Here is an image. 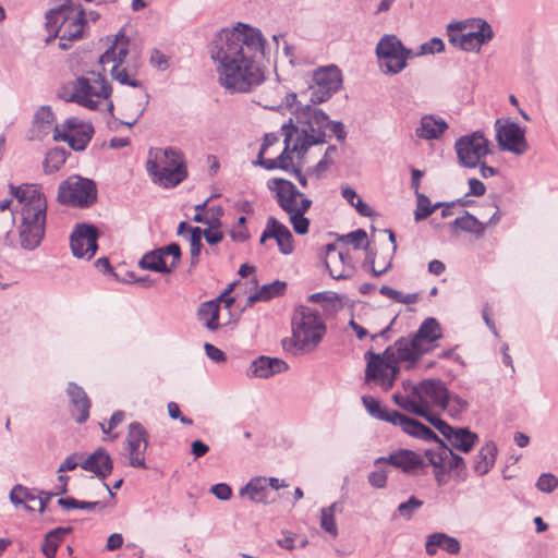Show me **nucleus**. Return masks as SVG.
<instances>
[{"mask_svg": "<svg viewBox=\"0 0 558 558\" xmlns=\"http://www.w3.org/2000/svg\"><path fill=\"white\" fill-rule=\"evenodd\" d=\"M266 38L262 31L238 22L221 29L209 44L218 84L229 94H248L266 80Z\"/></svg>", "mask_w": 558, "mask_h": 558, "instance_id": "1", "label": "nucleus"}, {"mask_svg": "<svg viewBox=\"0 0 558 558\" xmlns=\"http://www.w3.org/2000/svg\"><path fill=\"white\" fill-rule=\"evenodd\" d=\"M330 124L328 116L312 105H305L296 110L295 123L292 119L281 126L284 137V149L274 159L262 161L268 170H288L292 162V154L302 156L313 145L326 142V131Z\"/></svg>", "mask_w": 558, "mask_h": 558, "instance_id": "2", "label": "nucleus"}, {"mask_svg": "<svg viewBox=\"0 0 558 558\" xmlns=\"http://www.w3.org/2000/svg\"><path fill=\"white\" fill-rule=\"evenodd\" d=\"M10 192L20 205V246L25 251L36 250L45 238L47 201L35 185H10Z\"/></svg>", "mask_w": 558, "mask_h": 558, "instance_id": "3", "label": "nucleus"}, {"mask_svg": "<svg viewBox=\"0 0 558 558\" xmlns=\"http://www.w3.org/2000/svg\"><path fill=\"white\" fill-rule=\"evenodd\" d=\"M397 405L407 412L424 417L433 426L435 418L434 409L446 410L448 403V389L439 379H424L418 384L403 383V392L392 396Z\"/></svg>", "mask_w": 558, "mask_h": 558, "instance_id": "4", "label": "nucleus"}, {"mask_svg": "<svg viewBox=\"0 0 558 558\" xmlns=\"http://www.w3.org/2000/svg\"><path fill=\"white\" fill-rule=\"evenodd\" d=\"M85 26V12L81 4L71 0H63L62 3L51 8L46 14V27L50 36L46 43L59 38V48L66 50L69 43L83 36Z\"/></svg>", "mask_w": 558, "mask_h": 558, "instance_id": "5", "label": "nucleus"}, {"mask_svg": "<svg viewBox=\"0 0 558 558\" xmlns=\"http://www.w3.org/2000/svg\"><path fill=\"white\" fill-rule=\"evenodd\" d=\"M291 324L292 337L282 341L288 351L313 352L326 333L320 314L308 306H299L293 313Z\"/></svg>", "mask_w": 558, "mask_h": 558, "instance_id": "6", "label": "nucleus"}, {"mask_svg": "<svg viewBox=\"0 0 558 558\" xmlns=\"http://www.w3.org/2000/svg\"><path fill=\"white\" fill-rule=\"evenodd\" d=\"M267 186L275 192V196L280 208L289 215V221L296 234L304 235L308 232L310 220L305 217L306 211L312 205L296 186L284 179H271Z\"/></svg>", "mask_w": 558, "mask_h": 558, "instance_id": "7", "label": "nucleus"}, {"mask_svg": "<svg viewBox=\"0 0 558 558\" xmlns=\"http://www.w3.org/2000/svg\"><path fill=\"white\" fill-rule=\"evenodd\" d=\"M146 168L153 181L166 189L174 187L187 178L185 158L174 148L150 149Z\"/></svg>", "mask_w": 558, "mask_h": 558, "instance_id": "8", "label": "nucleus"}, {"mask_svg": "<svg viewBox=\"0 0 558 558\" xmlns=\"http://www.w3.org/2000/svg\"><path fill=\"white\" fill-rule=\"evenodd\" d=\"M442 337L441 327L436 318L423 320L413 336L403 337L389 345L387 353H400L401 359H410V365H415L422 355L435 348V342Z\"/></svg>", "mask_w": 558, "mask_h": 558, "instance_id": "9", "label": "nucleus"}, {"mask_svg": "<svg viewBox=\"0 0 558 558\" xmlns=\"http://www.w3.org/2000/svg\"><path fill=\"white\" fill-rule=\"evenodd\" d=\"M389 347L383 353L367 351L364 354L366 360L365 381L374 384L385 391L393 386L400 372L399 364L405 363L407 368L414 366L410 365V359H401L400 353L396 352L393 354L387 353Z\"/></svg>", "mask_w": 558, "mask_h": 558, "instance_id": "10", "label": "nucleus"}, {"mask_svg": "<svg viewBox=\"0 0 558 558\" xmlns=\"http://www.w3.org/2000/svg\"><path fill=\"white\" fill-rule=\"evenodd\" d=\"M377 64L381 73L397 75L408 66V60L414 57L401 39L393 34L384 35L375 48Z\"/></svg>", "mask_w": 558, "mask_h": 558, "instance_id": "11", "label": "nucleus"}, {"mask_svg": "<svg viewBox=\"0 0 558 558\" xmlns=\"http://www.w3.org/2000/svg\"><path fill=\"white\" fill-rule=\"evenodd\" d=\"M362 402L369 415L379 421L389 422L395 426H400L405 434L412 437L421 439L437 438V435L420 421L408 417L398 411H388L386 408L381 407L380 402L376 398L372 396H363Z\"/></svg>", "mask_w": 558, "mask_h": 558, "instance_id": "12", "label": "nucleus"}, {"mask_svg": "<svg viewBox=\"0 0 558 558\" xmlns=\"http://www.w3.org/2000/svg\"><path fill=\"white\" fill-rule=\"evenodd\" d=\"M111 87L100 73L92 72L73 82L72 93L66 100L88 109H96L101 100L109 98Z\"/></svg>", "mask_w": 558, "mask_h": 558, "instance_id": "13", "label": "nucleus"}, {"mask_svg": "<svg viewBox=\"0 0 558 558\" xmlns=\"http://www.w3.org/2000/svg\"><path fill=\"white\" fill-rule=\"evenodd\" d=\"M97 198V187L93 180L80 175H71L60 183L57 199L63 205L88 207Z\"/></svg>", "mask_w": 558, "mask_h": 558, "instance_id": "14", "label": "nucleus"}, {"mask_svg": "<svg viewBox=\"0 0 558 558\" xmlns=\"http://www.w3.org/2000/svg\"><path fill=\"white\" fill-rule=\"evenodd\" d=\"M489 141L481 131L460 136L454 143L458 162L463 168L474 169L489 155Z\"/></svg>", "mask_w": 558, "mask_h": 558, "instance_id": "15", "label": "nucleus"}, {"mask_svg": "<svg viewBox=\"0 0 558 558\" xmlns=\"http://www.w3.org/2000/svg\"><path fill=\"white\" fill-rule=\"evenodd\" d=\"M342 84L341 73L337 66L330 65L314 72L313 84L302 96L308 98L312 104H320L328 100Z\"/></svg>", "mask_w": 558, "mask_h": 558, "instance_id": "16", "label": "nucleus"}, {"mask_svg": "<svg viewBox=\"0 0 558 558\" xmlns=\"http://www.w3.org/2000/svg\"><path fill=\"white\" fill-rule=\"evenodd\" d=\"M428 440H435L438 444L436 448L425 450V457L428 463L434 466V476L437 484L442 486L446 483V473L463 469L464 460L461 456L452 452L438 437Z\"/></svg>", "mask_w": 558, "mask_h": 558, "instance_id": "17", "label": "nucleus"}, {"mask_svg": "<svg viewBox=\"0 0 558 558\" xmlns=\"http://www.w3.org/2000/svg\"><path fill=\"white\" fill-rule=\"evenodd\" d=\"M149 434L138 422H132L129 425L125 436L123 454L128 459V464L132 468L146 470V450L148 448Z\"/></svg>", "mask_w": 558, "mask_h": 558, "instance_id": "18", "label": "nucleus"}, {"mask_svg": "<svg viewBox=\"0 0 558 558\" xmlns=\"http://www.w3.org/2000/svg\"><path fill=\"white\" fill-rule=\"evenodd\" d=\"M94 128L77 118H69L62 124L54 125L52 138L66 142L74 150H84L90 142Z\"/></svg>", "mask_w": 558, "mask_h": 558, "instance_id": "19", "label": "nucleus"}, {"mask_svg": "<svg viewBox=\"0 0 558 558\" xmlns=\"http://www.w3.org/2000/svg\"><path fill=\"white\" fill-rule=\"evenodd\" d=\"M496 140L502 150L522 155L527 150L524 130L514 122H505L498 119L495 123Z\"/></svg>", "mask_w": 558, "mask_h": 558, "instance_id": "20", "label": "nucleus"}, {"mask_svg": "<svg viewBox=\"0 0 558 558\" xmlns=\"http://www.w3.org/2000/svg\"><path fill=\"white\" fill-rule=\"evenodd\" d=\"M434 422L437 423L434 427L445 437L447 440L445 445L450 448L452 452L453 449L465 453L470 452L478 441L477 434L466 427H452L441 418H435Z\"/></svg>", "mask_w": 558, "mask_h": 558, "instance_id": "21", "label": "nucleus"}, {"mask_svg": "<svg viewBox=\"0 0 558 558\" xmlns=\"http://www.w3.org/2000/svg\"><path fill=\"white\" fill-rule=\"evenodd\" d=\"M98 232L92 225H77L70 236L71 250L74 256L78 258L90 259L97 248Z\"/></svg>", "mask_w": 558, "mask_h": 558, "instance_id": "22", "label": "nucleus"}, {"mask_svg": "<svg viewBox=\"0 0 558 558\" xmlns=\"http://www.w3.org/2000/svg\"><path fill=\"white\" fill-rule=\"evenodd\" d=\"M274 239L277 242L280 253L290 255L294 251V241L291 231L286 225L275 217H268L265 229L260 235L259 243L264 244L267 240Z\"/></svg>", "mask_w": 558, "mask_h": 558, "instance_id": "23", "label": "nucleus"}, {"mask_svg": "<svg viewBox=\"0 0 558 558\" xmlns=\"http://www.w3.org/2000/svg\"><path fill=\"white\" fill-rule=\"evenodd\" d=\"M325 265L333 279H347L354 272L348 251H339L335 244L326 245Z\"/></svg>", "mask_w": 558, "mask_h": 558, "instance_id": "24", "label": "nucleus"}, {"mask_svg": "<svg viewBox=\"0 0 558 558\" xmlns=\"http://www.w3.org/2000/svg\"><path fill=\"white\" fill-rule=\"evenodd\" d=\"M380 464H390L397 469H400L402 472L407 474H411L416 470L423 468L425 465V462L421 454L412 450L400 449L395 452H391L387 457H379L374 461V466Z\"/></svg>", "mask_w": 558, "mask_h": 558, "instance_id": "25", "label": "nucleus"}, {"mask_svg": "<svg viewBox=\"0 0 558 558\" xmlns=\"http://www.w3.org/2000/svg\"><path fill=\"white\" fill-rule=\"evenodd\" d=\"M288 369V364L278 357L258 356L250 364L247 375L255 378H269Z\"/></svg>", "mask_w": 558, "mask_h": 558, "instance_id": "26", "label": "nucleus"}, {"mask_svg": "<svg viewBox=\"0 0 558 558\" xmlns=\"http://www.w3.org/2000/svg\"><path fill=\"white\" fill-rule=\"evenodd\" d=\"M66 393L70 399V411L78 424L89 417L90 400L84 389L74 383H69Z\"/></svg>", "mask_w": 558, "mask_h": 558, "instance_id": "27", "label": "nucleus"}, {"mask_svg": "<svg viewBox=\"0 0 558 558\" xmlns=\"http://www.w3.org/2000/svg\"><path fill=\"white\" fill-rule=\"evenodd\" d=\"M11 502L19 507L23 506L27 511L38 510L40 513L45 511V499L36 494L34 489H29L23 485H15L10 492Z\"/></svg>", "mask_w": 558, "mask_h": 558, "instance_id": "28", "label": "nucleus"}, {"mask_svg": "<svg viewBox=\"0 0 558 558\" xmlns=\"http://www.w3.org/2000/svg\"><path fill=\"white\" fill-rule=\"evenodd\" d=\"M469 27V22H451L447 25V36L451 45L459 47L466 52H480L481 48L477 46L470 33L461 34V32Z\"/></svg>", "mask_w": 558, "mask_h": 558, "instance_id": "29", "label": "nucleus"}, {"mask_svg": "<svg viewBox=\"0 0 558 558\" xmlns=\"http://www.w3.org/2000/svg\"><path fill=\"white\" fill-rule=\"evenodd\" d=\"M81 466L104 481L112 472L113 463L110 454L104 448H98L81 462Z\"/></svg>", "mask_w": 558, "mask_h": 558, "instance_id": "30", "label": "nucleus"}, {"mask_svg": "<svg viewBox=\"0 0 558 558\" xmlns=\"http://www.w3.org/2000/svg\"><path fill=\"white\" fill-rule=\"evenodd\" d=\"M448 123L434 114L423 116L415 129L416 137L426 141L439 140L448 130Z\"/></svg>", "mask_w": 558, "mask_h": 558, "instance_id": "31", "label": "nucleus"}, {"mask_svg": "<svg viewBox=\"0 0 558 558\" xmlns=\"http://www.w3.org/2000/svg\"><path fill=\"white\" fill-rule=\"evenodd\" d=\"M240 496L260 504H268L275 500V497L270 496L267 478L265 477L252 478L240 489Z\"/></svg>", "mask_w": 558, "mask_h": 558, "instance_id": "32", "label": "nucleus"}, {"mask_svg": "<svg viewBox=\"0 0 558 558\" xmlns=\"http://www.w3.org/2000/svg\"><path fill=\"white\" fill-rule=\"evenodd\" d=\"M438 548H441L448 554L457 555L461 549V545L458 538L441 532L428 535L425 543L426 554L428 556H434Z\"/></svg>", "mask_w": 558, "mask_h": 558, "instance_id": "33", "label": "nucleus"}, {"mask_svg": "<svg viewBox=\"0 0 558 558\" xmlns=\"http://www.w3.org/2000/svg\"><path fill=\"white\" fill-rule=\"evenodd\" d=\"M72 526H60L49 531L41 544V551L47 558H56V553L64 537L72 533Z\"/></svg>", "mask_w": 558, "mask_h": 558, "instance_id": "34", "label": "nucleus"}, {"mask_svg": "<svg viewBox=\"0 0 558 558\" xmlns=\"http://www.w3.org/2000/svg\"><path fill=\"white\" fill-rule=\"evenodd\" d=\"M497 447L494 441H487L478 451L474 460V472L485 475L495 464Z\"/></svg>", "mask_w": 558, "mask_h": 558, "instance_id": "35", "label": "nucleus"}, {"mask_svg": "<svg viewBox=\"0 0 558 558\" xmlns=\"http://www.w3.org/2000/svg\"><path fill=\"white\" fill-rule=\"evenodd\" d=\"M128 54V39L125 36L120 33L117 35L116 43L104 53L100 56V63L102 65L113 63L122 65Z\"/></svg>", "mask_w": 558, "mask_h": 558, "instance_id": "36", "label": "nucleus"}, {"mask_svg": "<svg viewBox=\"0 0 558 558\" xmlns=\"http://www.w3.org/2000/svg\"><path fill=\"white\" fill-rule=\"evenodd\" d=\"M463 22H469V27L476 28V31L469 33L480 48L488 44L495 36L492 25L482 17L468 19Z\"/></svg>", "mask_w": 558, "mask_h": 558, "instance_id": "37", "label": "nucleus"}, {"mask_svg": "<svg viewBox=\"0 0 558 558\" xmlns=\"http://www.w3.org/2000/svg\"><path fill=\"white\" fill-rule=\"evenodd\" d=\"M220 299L205 302L198 308V318L209 330L219 328Z\"/></svg>", "mask_w": 558, "mask_h": 558, "instance_id": "38", "label": "nucleus"}, {"mask_svg": "<svg viewBox=\"0 0 558 558\" xmlns=\"http://www.w3.org/2000/svg\"><path fill=\"white\" fill-rule=\"evenodd\" d=\"M140 267L143 269L169 274L171 272V267L168 266L166 258H163L162 253L159 248L154 250L151 252L146 253L138 263Z\"/></svg>", "mask_w": 558, "mask_h": 558, "instance_id": "39", "label": "nucleus"}, {"mask_svg": "<svg viewBox=\"0 0 558 558\" xmlns=\"http://www.w3.org/2000/svg\"><path fill=\"white\" fill-rule=\"evenodd\" d=\"M286 282L276 280L271 283L264 284L258 292L253 295H250L247 299V304L252 305L257 301H268L278 295H281L284 292Z\"/></svg>", "mask_w": 558, "mask_h": 558, "instance_id": "40", "label": "nucleus"}, {"mask_svg": "<svg viewBox=\"0 0 558 558\" xmlns=\"http://www.w3.org/2000/svg\"><path fill=\"white\" fill-rule=\"evenodd\" d=\"M54 121L56 117L48 106L39 108L34 117V124L41 135H47L50 131L53 132Z\"/></svg>", "mask_w": 558, "mask_h": 558, "instance_id": "41", "label": "nucleus"}, {"mask_svg": "<svg viewBox=\"0 0 558 558\" xmlns=\"http://www.w3.org/2000/svg\"><path fill=\"white\" fill-rule=\"evenodd\" d=\"M68 153L63 148H54L47 153L43 162L44 171L47 174L59 171L65 163Z\"/></svg>", "mask_w": 558, "mask_h": 558, "instance_id": "42", "label": "nucleus"}, {"mask_svg": "<svg viewBox=\"0 0 558 558\" xmlns=\"http://www.w3.org/2000/svg\"><path fill=\"white\" fill-rule=\"evenodd\" d=\"M453 226L465 232L482 234L485 231L487 223L481 222L474 216L465 213V215L454 219Z\"/></svg>", "mask_w": 558, "mask_h": 558, "instance_id": "43", "label": "nucleus"}, {"mask_svg": "<svg viewBox=\"0 0 558 558\" xmlns=\"http://www.w3.org/2000/svg\"><path fill=\"white\" fill-rule=\"evenodd\" d=\"M112 77L122 85L132 87H141L142 83L136 78V70L122 68L119 64H113L111 69Z\"/></svg>", "mask_w": 558, "mask_h": 558, "instance_id": "44", "label": "nucleus"}, {"mask_svg": "<svg viewBox=\"0 0 558 558\" xmlns=\"http://www.w3.org/2000/svg\"><path fill=\"white\" fill-rule=\"evenodd\" d=\"M337 502L320 510V527L332 537L338 536V527L335 520Z\"/></svg>", "mask_w": 558, "mask_h": 558, "instance_id": "45", "label": "nucleus"}, {"mask_svg": "<svg viewBox=\"0 0 558 558\" xmlns=\"http://www.w3.org/2000/svg\"><path fill=\"white\" fill-rule=\"evenodd\" d=\"M341 195L351 206H353L357 210L360 215L364 217L372 216L371 207L361 198L357 197L353 189H351L350 186H342Z\"/></svg>", "mask_w": 558, "mask_h": 558, "instance_id": "46", "label": "nucleus"}, {"mask_svg": "<svg viewBox=\"0 0 558 558\" xmlns=\"http://www.w3.org/2000/svg\"><path fill=\"white\" fill-rule=\"evenodd\" d=\"M190 235V247H191V262H190V271L198 264L199 255L203 247L202 244V230L198 227L191 228Z\"/></svg>", "mask_w": 558, "mask_h": 558, "instance_id": "47", "label": "nucleus"}, {"mask_svg": "<svg viewBox=\"0 0 558 558\" xmlns=\"http://www.w3.org/2000/svg\"><path fill=\"white\" fill-rule=\"evenodd\" d=\"M416 198H417V206H416V210L414 213V218L416 221H421V220L427 218L428 216H430L434 213V210L440 205V204L432 205L429 198L422 193H417Z\"/></svg>", "mask_w": 558, "mask_h": 558, "instance_id": "48", "label": "nucleus"}, {"mask_svg": "<svg viewBox=\"0 0 558 558\" xmlns=\"http://www.w3.org/2000/svg\"><path fill=\"white\" fill-rule=\"evenodd\" d=\"M304 156H299L295 154H292V162L289 166V169L287 171H292L295 179L299 181V183L302 185V187L307 186V177H312L313 174H307V170L305 172H302V168L305 163Z\"/></svg>", "mask_w": 558, "mask_h": 558, "instance_id": "49", "label": "nucleus"}, {"mask_svg": "<svg viewBox=\"0 0 558 558\" xmlns=\"http://www.w3.org/2000/svg\"><path fill=\"white\" fill-rule=\"evenodd\" d=\"M383 465L375 466L367 476L368 484L376 489H383L387 485L389 470Z\"/></svg>", "mask_w": 558, "mask_h": 558, "instance_id": "50", "label": "nucleus"}, {"mask_svg": "<svg viewBox=\"0 0 558 558\" xmlns=\"http://www.w3.org/2000/svg\"><path fill=\"white\" fill-rule=\"evenodd\" d=\"M535 486L539 492L550 494L558 487V477L553 473H543L537 478Z\"/></svg>", "mask_w": 558, "mask_h": 558, "instance_id": "51", "label": "nucleus"}, {"mask_svg": "<svg viewBox=\"0 0 558 558\" xmlns=\"http://www.w3.org/2000/svg\"><path fill=\"white\" fill-rule=\"evenodd\" d=\"M444 50H445L444 41L438 37H433L432 39H429L426 43H423L420 46L418 51L416 53H414V57L439 53V52H442Z\"/></svg>", "mask_w": 558, "mask_h": 558, "instance_id": "52", "label": "nucleus"}, {"mask_svg": "<svg viewBox=\"0 0 558 558\" xmlns=\"http://www.w3.org/2000/svg\"><path fill=\"white\" fill-rule=\"evenodd\" d=\"M423 506V501L412 496L405 502H401L398 506V512L400 517L409 520L412 518L414 512Z\"/></svg>", "mask_w": 558, "mask_h": 558, "instance_id": "53", "label": "nucleus"}, {"mask_svg": "<svg viewBox=\"0 0 558 558\" xmlns=\"http://www.w3.org/2000/svg\"><path fill=\"white\" fill-rule=\"evenodd\" d=\"M341 241L347 244H351L354 248H361L364 244H367V233L363 229H357L345 235L341 236Z\"/></svg>", "mask_w": 558, "mask_h": 558, "instance_id": "54", "label": "nucleus"}, {"mask_svg": "<svg viewBox=\"0 0 558 558\" xmlns=\"http://www.w3.org/2000/svg\"><path fill=\"white\" fill-rule=\"evenodd\" d=\"M468 408V402L459 396H450L448 392V412L451 416H459Z\"/></svg>", "mask_w": 558, "mask_h": 558, "instance_id": "55", "label": "nucleus"}, {"mask_svg": "<svg viewBox=\"0 0 558 558\" xmlns=\"http://www.w3.org/2000/svg\"><path fill=\"white\" fill-rule=\"evenodd\" d=\"M159 250L162 253L163 258H166V256L172 257V260L170 262V264H168V266L171 267V271L174 268H177V266L181 259L180 245L178 243H170L163 247H160Z\"/></svg>", "mask_w": 558, "mask_h": 558, "instance_id": "56", "label": "nucleus"}, {"mask_svg": "<svg viewBox=\"0 0 558 558\" xmlns=\"http://www.w3.org/2000/svg\"><path fill=\"white\" fill-rule=\"evenodd\" d=\"M213 222H214V227H209V229L202 231V234H204L206 242L211 245L221 242V240L223 238L222 232L219 231L217 228L219 225L218 219L217 218L213 219Z\"/></svg>", "mask_w": 558, "mask_h": 558, "instance_id": "57", "label": "nucleus"}, {"mask_svg": "<svg viewBox=\"0 0 558 558\" xmlns=\"http://www.w3.org/2000/svg\"><path fill=\"white\" fill-rule=\"evenodd\" d=\"M279 137L274 133H267L264 136V142L262 144V147L258 153V159L255 162V165H259L264 167L265 169H268L262 161H267L268 159H264L263 156L266 153L267 148L276 143H278Z\"/></svg>", "mask_w": 558, "mask_h": 558, "instance_id": "58", "label": "nucleus"}, {"mask_svg": "<svg viewBox=\"0 0 558 558\" xmlns=\"http://www.w3.org/2000/svg\"><path fill=\"white\" fill-rule=\"evenodd\" d=\"M209 492L219 500H229L232 496L231 487L226 483L213 485Z\"/></svg>", "mask_w": 558, "mask_h": 558, "instance_id": "59", "label": "nucleus"}, {"mask_svg": "<svg viewBox=\"0 0 558 558\" xmlns=\"http://www.w3.org/2000/svg\"><path fill=\"white\" fill-rule=\"evenodd\" d=\"M332 163L333 159L322 158L316 166L307 168V174H313L316 179H320Z\"/></svg>", "mask_w": 558, "mask_h": 558, "instance_id": "60", "label": "nucleus"}, {"mask_svg": "<svg viewBox=\"0 0 558 558\" xmlns=\"http://www.w3.org/2000/svg\"><path fill=\"white\" fill-rule=\"evenodd\" d=\"M206 355L214 362L220 363L226 361V354L222 350L215 347L214 344L206 343L205 344Z\"/></svg>", "mask_w": 558, "mask_h": 558, "instance_id": "61", "label": "nucleus"}, {"mask_svg": "<svg viewBox=\"0 0 558 558\" xmlns=\"http://www.w3.org/2000/svg\"><path fill=\"white\" fill-rule=\"evenodd\" d=\"M124 418L125 414L123 411H116L108 423V428L105 426V424H100L101 430L105 434H109V432L114 429L118 425H120L124 421Z\"/></svg>", "mask_w": 558, "mask_h": 558, "instance_id": "62", "label": "nucleus"}, {"mask_svg": "<svg viewBox=\"0 0 558 558\" xmlns=\"http://www.w3.org/2000/svg\"><path fill=\"white\" fill-rule=\"evenodd\" d=\"M468 183H469V189H470V191H469L470 195L482 196L485 194L486 186L478 179L471 178V179H469Z\"/></svg>", "mask_w": 558, "mask_h": 558, "instance_id": "63", "label": "nucleus"}, {"mask_svg": "<svg viewBox=\"0 0 558 558\" xmlns=\"http://www.w3.org/2000/svg\"><path fill=\"white\" fill-rule=\"evenodd\" d=\"M80 463L78 456L73 453L64 459V461L60 464L58 472L62 473L65 471L74 470Z\"/></svg>", "mask_w": 558, "mask_h": 558, "instance_id": "64", "label": "nucleus"}]
</instances>
